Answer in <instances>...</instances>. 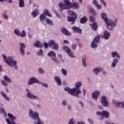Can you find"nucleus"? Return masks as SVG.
I'll return each instance as SVG.
<instances>
[{
	"instance_id": "f257e3e1",
	"label": "nucleus",
	"mask_w": 124,
	"mask_h": 124,
	"mask_svg": "<svg viewBox=\"0 0 124 124\" xmlns=\"http://www.w3.org/2000/svg\"><path fill=\"white\" fill-rule=\"evenodd\" d=\"M82 86V82L78 81L75 84V88L72 89L69 87H66L64 88V91L67 92L68 93L73 95V96H76L77 97H80L79 93H81V91H80V87Z\"/></svg>"
},
{
	"instance_id": "f03ea898",
	"label": "nucleus",
	"mask_w": 124,
	"mask_h": 124,
	"mask_svg": "<svg viewBox=\"0 0 124 124\" xmlns=\"http://www.w3.org/2000/svg\"><path fill=\"white\" fill-rule=\"evenodd\" d=\"M101 17L105 21L106 24H107V29L109 31H113V28H115L117 26V21L118 20L116 19L114 21L113 20H108L107 15L105 13H102L101 14Z\"/></svg>"
},
{
	"instance_id": "7ed1b4c3",
	"label": "nucleus",
	"mask_w": 124,
	"mask_h": 124,
	"mask_svg": "<svg viewBox=\"0 0 124 124\" xmlns=\"http://www.w3.org/2000/svg\"><path fill=\"white\" fill-rule=\"evenodd\" d=\"M2 56L5 62H6L7 64L8 65H9V66H10L11 67H14V66L17 64V61L14 60L13 58L9 56L8 58L7 57H6L5 55H4V54H2Z\"/></svg>"
},
{
	"instance_id": "20e7f679",
	"label": "nucleus",
	"mask_w": 124,
	"mask_h": 124,
	"mask_svg": "<svg viewBox=\"0 0 124 124\" xmlns=\"http://www.w3.org/2000/svg\"><path fill=\"white\" fill-rule=\"evenodd\" d=\"M68 13L69 15L71 16H67L68 22H71V25H74V23H75V21H76V19L78 18L77 14L73 11L70 10L68 12Z\"/></svg>"
},
{
	"instance_id": "39448f33",
	"label": "nucleus",
	"mask_w": 124,
	"mask_h": 124,
	"mask_svg": "<svg viewBox=\"0 0 124 124\" xmlns=\"http://www.w3.org/2000/svg\"><path fill=\"white\" fill-rule=\"evenodd\" d=\"M99 40H100V36L97 35L94 37L91 43V48H96L97 47V43H99Z\"/></svg>"
},
{
	"instance_id": "423d86ee",
	"label": "nucleus",
	"mask_w": 124,
	"mask_h": 124,
	"mask_svg": "<svg viewBox=\"0 0 124 124\" xmlns=\"http://www.w3.org/2000/svg\"><path fill=\"white\" fill-rule=\"evenodd\" d=\"M49 47L51 48L52 50H56L58 51L59 50V44L56 43L54 40H51L48 42Z\"/></svg>"
},
{
	"instance_id": "0eeeda50",
	"label": "nucleus",
	"mask_w": 124,
	"mask_h": 124,
	"mask_svg": "<svg viewBox=\"0 0 124 124\" xmlns=\"http://www.w3.org/2000/svg\"><path fill=\"white\" fill-rule=\"evenodd\" d=\"M29 115V116L31 118V119L35 121H35L39 120V115H38V113H37V112H33L31 109H30Z\"/></svg>"
},
{
	"instance_id": "6e6552de",
	"label": "nucleus",
	"mask_w": 124,
	"mask_h": 124,
	"mask_svg": "<svg viewBox=\"0 0 124 124\" xmlns=\"http://www.w3.org/2000/svg\"><path fill=\"white\" fill-rule=\"evenodd\" d=\"M48 57L51 58V60L56 62V63H60V61L58 60L57 57H56V53L54 51L52 50L50 52H49L47 54Z\"/></svg>"
},
{
	"instance_id": "1a4fd4ad",
	"label": "nucleus",
	"mask_w": 124,
	"mask_h": 124,
	"mask_svg": "<svg viewBox=\"0 0 124 124\" xmlns=\"http://www.w3.org/2000/svg\"><path fill=\"white\" fill-rule=\"evenodd\" d=\"M64 3L62 2H61L58 6L61 9H68V5H69V0H62Z\"/></svg>"
},
{
	"instance_id": "9d476101",
	"label": "nucleus",
	"mask_w": 124,
	"mask_h": 124,
	"mask_svg": "<svg viewBox=\"0 0 124 124\" xmlns=\"http://www.w3.org/2000/svg\"><path fill=\"white\" fill-rule=\"evenodd\" d=\"M63 49L67 54H68V56L69 57H71V58H74L75 56H74V53H73V51H71V49L69 48V47L67 46H63Z\"/></svg>"
},
{
	"instance_id": "9b49d317",
	"label": "nucleus",
	"mask_w": 124,
	"mask_h": 124,
	"mask_svg": "<svg viewBox=\"0 0 124 124\" xmlns=\"http://www.w3.org/2000/svg\"><path fill=\"white\" fill-rule=\"evenodd\" d=\"M79 3L77 2H70L69 0L68 9L72 8V9H79Z\"/></svg>"
},
{
	"instance_id": "f8f14e48",
	"label": "nucleus",
	"mask_w": 124,
	"mask_h": 124,
	"mask_svg": "<svg viewBox=\"0 0 124 124\" xmlns=\"http://www.w3.org/2000/svg\"><path fill=\"white\" fill-rule=\"evenodd\" d=\"M14 32L15 33V34H16V35H17V36H20V37H26V35H27L26 31L24 30L21 32H21L18 29H15L14 31Z\"/></svg>"
},
{
	"instance_id": "ddd939ff",
	"label": "nucleus",
	"mask_w": 124,
	"mask_h": 124,
	"mask_svg": "<svg viewBox=\"0 0 124 124\" xmlns=\"http://www.w3.org/2000/svg\"><path fill=\"white\" fill-rule=\"evenodd\" d=\"M96 115L98 116H102V117H104L106 119H108L110 114L109 113L106 111L103 110L102 112L98 111L96 112Z\"/></svg>"
},
{
	"instance_id": "4468645a",
	"label": "nucleus",
	"mask_w": 124,
	"mask_h": 124,
	"mask_svg": "<svg viewBox=\"0 0 124 124\" xmlns=\"http://www.w3.org/2000/svg\"><path fill=\"white\" fill-rule=\"evenodd\" d=\"M26 91L27 92L26 95L28 98H30L31 99H39V97H38V96H35L34 94L31 93L29 89H26Z\"/></svg>"
},
{
	"instance_id": "2eb2a0df",
	"label": "nucleus",
	"mask_w": 124,
	"mask_h": 124,
	"mask_svg": "<svg viewBox=\"0 0 124 124\" xmlns=\"http://www.w3.org/2000/svg\"><path fill=\"white\" fill-rule=\"evenodd\" d=\"M36 83H38V79L35 77H31L29 78L28 81V85H29V86H31Z\"/></svg>"
},
{
	"instance_id": "dca6fc26",
	"label": "nucleus",
	"mask_w": 124,
	"mask_h": 124,
	"mask_svg": "<svg viewBox=\"0 0 124 124\" xmlns=\"http://www.w3.org/2000/svg\"><path fill=\"white\" fill-rule=\"evenodd\" d=\"M99 95H100V92L98 91H95L92 93V97L95 101H97V98L99 97Z\"/></svg>"
},
{
	"instance_id": "f3484780",
	"label": "nucleus",
	"mask_w": 124,
	"mask_h": 124,
	"mask_svg": "<svg viewBox=\"0 0 124 124\" xmlns=\"http://www.w3.org/2000/svg\"><path fill=\"white\" fill-rule=\"evenodd\" d=\"M19 45L20 46V54L22 56H25V49H26V45L24 43H20Z\"/></svg>"
},
{
	"instance_id": "a211bd4d",
	"label": "nucleus",
	"mask_w": 124,
	"mask_h": 124,
	"mask_svg": "<svg viewBox=\"0 0 124 124\" xmlns=\"http://www.w3.org/2000/svg\"><path fill=\"white\" fill-rule=\"evenodd\" d=\"M72 30L75 33H79V34L82 33V29H80L79 27L74 26L72 28Z\"/></svg>"
},
{
	"instance_id": "6ab92c4d",
	"label": "nucleus",
	"mask_w": 124,
	"mask_h": 124,
	"mask_svg": "<svg viewBox=\"0 0 124 124\" xmlns=\"http://www.w3.org/2000/svg\"><path fill=\"white\" fill-rule=\"evenodd\" d=\"M101 102L102 105L105 107H107L108 106V101H107V99L106 98V96H103L101 98Z\"/></svg>"
},
{
	"instance_id": "aec40b11",
	"label": "nucleus",
	"mask_w": 124,
	"mask_h": 124,
	"mask_svg": "<svg viewBox=\"0 0 124 124\" xmlns=\"http://www.w3.org/2000/svg\"><path fill=\"white\" fill-rule=\"evenodd\" d=\"M61 32L63 34H64V35H66V36H70L71 35V34L67 30H66V28H63L61 30Z\"/></svg>"
},
{
	"instance_id": "412c9836",
	"label": "nucleus",
	"mask_w": 124,
	"mask_h": 124,
	"mask_svg": "<svg viewBox=\"0 0 124 124\" xmlns=\"http://www.w3.org/2000/svg\"><path fill=\"white\" fill-rule=\"evenodd\" d=\"M34 47L36 48H43V43H41L39 41H37L35 43L33 44Z\"/></svg>"
},
{
	"instance_id": "4be33fe9",
	"label": "nucleus",
	"mask_w": 124,
	"mask_h": 124,
	"mask_svg": "<svg viewBox=\"0 0 124 124\" xmlns=\"http://www.w3.org/2000/svg\"><path fill=\"white\" fill-rule=\"evenodd\" d=\"M93 4H94L97 9H101V8H102L101 5L98 4V2L96 0H93Z\"/></svg>"
},
{
	"instance_id": "5701e85b",
	"label": "nucleus",
	"mask_w": 124,
	"mask_h": 124,
	"mask_svg": "<svg viewBox=\"0 0 124 124\" xmlns=\"http://www.w3.org/2000/svg\"><path fill=\"white\" fill-rule=\"evenodd\" d=\"M117 62H119V59H118V58H114L113 59V62L111 65V67H113V68L116 67V65H117Z\"/></svg>"
},
{
	"instance_id": "b1692460",
	"label": "nucleus",
	"mask_w": 124,
	"mask_h": 124,
	"mask_svg": "<svg viewBox=\"0 0 124 124\" xmlns=\"http://www.w3.org/2000/svg\"><path fill=\"white\" fill-rule=\"evenodd\" d=\"M111 56L112 58H116H116H118L119 60H121V56H120V54L116 51L112 52L111 53Z\"/></svg>"
},
{
	"instance_id": "393cba45",
	"label": "nucleus",
	"mask_w": 124,
	"mask_h": 124,
	"mask_svg": "<svg viewBox=\"0 0 124 124\" xmlns=\"http://www.w3.org/2000/svg\"><path fill=\"white\" fill-rule=\"evenodd\" d=\"M102 70H103V69L102 68H96L93 70V72L95 73V75H98V73H99V72H101Z\"/></svg>"
},
{
	"instance_id": "a878e982",
	"label": "nucleus",
	"mask_w": 124,
	"mask_h": 124,
	"mask_svg": "<svg viewBox=\"0 0 124 124\" xmlns=\"http://www.w3.org/2000/svg\"><path fill=\"white\" fill-rule=\"evenodd\" d=\"M104 37L106 40L109 39V37H110V32L107 31H105L104 32Z\"/></svg>"
},
{
	"instance_id": "bb28decb",
	"label": "nucleus",
	"mask_w": 124,
	"mask_h": 124,
	"mask_svg": "<svg viewBox=\"0 0 124 124\" xmlns=\"http://www.w3.org/2000/svg\"><path fill=\"white\" fill-rule=\"evenodd\" d=\"M87 21L88 17H87V16H85L80 18V24H85V23H86V22Z\"/></svg>"
},
{
	"instance_id": "cd10ccee",
	"label": "nucleus",
	"mask_w": 124,
	"mask_h": 124,
	"mask_svg": "<svg viewBox=\"0 0 124 124\" xmlns=\"http://www.w3.org/2000/svg\"><path fill=\"white\" fill-rule=\"evenodd\" d=\"M38 14H39V11H38L37 9H35L34 11L31 13V15L33 16V18H35Z\"/></svg>"
},
{
	"instance_id": "c85d7f7f",
	"label": "nucleus",
	"mask_w": 124,
	"mask_h": 124,
	"mask_svg": "<svg viewBox=\"0 0 124 124\" xmlns=\"http://www.w3.org/2000/svg\"><path fill=\"white\" fill-rule=\"evenodd\" d=\"M55 81L58 83L59 86H62V80L60 79V78L58 76H55L54 77Z\"/></svg>"
},
{
	"instance_id": "c756f323",
	"label": "nucleus",
	"mask_w": 124,
	"mask_h": 124,
	"mask_svg": "<svg viewBox=\"0 0 124 124\" xmlns=\"http://www.w3.org/2000/svg\"><path fill=\"white\" fill-rule=\"evenodd\" d=\"M87 60V57L84 56L82 58V64L84 67H87V63H86V61Z\"/></svg>"
},
{
	"instance_id": "7c9ffc66",
	"label": "nucleus",
	"mask_w": 124,
	"mask_h": 124,
	"mask_svg": "<svg viewBox=\"0 0 124 124\" xmlns=\"http://www.w3.org/2000/svg\"><path fill=\"white\" fill-rule=\"evenodd\" d=\"M39 19L41 22H44L46 20V16L43 14H42L39 17Z\"/></svg>"
},
{
	"instance_id": "2f4dec72",
	"label": "nucleus",
	"mask_w": 124,
	"mask_h": 124,
	"mask_svg": "<svg viewBox=\"0 0 124 124\" xmlns=\"http://www.w3.org/2000/svg\"><path fill=\"white\" fill-rule=\"evenodd\" d=\"M1 95L3 96V97H4V98H5V99L6 100H7V101H9L10 100V98H9V97H8L7 96V95H6V94H5V93L3 92H1L0 93Z\"/></svg>"
},
{
	"instance_id": "473e14b6",
	"label": "nucleus",
	"mask_w": 124,
	"mask_h": 124,
	"mask_svg": "<svg viewBox=\"0 0 124 124\" xmlns=\"http://www.w3.org/2000/svg\"><path fill=\"white\" fill-rule=\"evenodd\" d=\"M112 103L114 104L116 108H119L120 107V106L119 105V104L121 103V102H117V101H116V100H112Z\"/></svg>"
},
{
	"instance_id": "72a5a7b5",
	"label": "nucleus",
	"mask_w": 124,
	"mask_h": 124,
	"mask_svg": "<svg viewBox=\"0 0 124 124\" xmlns=\"http://www.w3.org/2000/svg\"><path fill=\"white\" fill-rule=\"evenodd\" d=\"M19 2V7H25V2L24 0H18Z\"/></svg>"
},
{
	"instance_id": "f704fd0d",
	"label": "nucleus",
	"mask_w": 124,
	"mask_h": 124,
	"mask_svg": "<svg viewBox=\"0 0 124 124\" xmlns=\"http://www.w3.org/2000/svg\"><path fill=\"white\" fill-rule=\"evenodd\" d=\"M8 116L11 121H15L16 120V117L13 116L11 113H8Z\"/></svg>"
},
{
	"instance_id": "c9c22d12",
	"label": "nucleus",
	"mask_w": 124,
	"mask_h": 124,
	"mask_svg": "<svg viewBox=\"0 0 124 124\" xmlns=\"http://www.w3.org/2000/svg\"><path fill=\"white\" fill-rule=\"evenodd\" d=\"M44 14L46 16H48V17H51L52 15H51V14L49 13V11L47 9H45L44 11Z\"/></svg>"
},
{
	"instance_id": "e433bc0d",
	"label": "nucleus",
	"mask_w": 124,
	"mask_h": 124,
	"mask_svg": "<svg viewBox=\"0 0 124 124\" xmlns=\"http://www.w3.org/2000/svg\"><path fill=\"white\" fill-rule=\"evenodd\" d=\"M98 25L96 23H93L92 24V29L94 31H97Z\"/></svg>"
},
{
	"instance_id": "4c0bfd02",
	"label": "nucleus",
	"mask_w": 124,
	"mask_h": 124,
	"mask_svg": "<svg viewBox=\"0 0 124 124\" xmlns=\"http://www.w3.org/2000/svg\"><path fill=\"white\" fill-rule=\"evenodd\" d=\"M46 23L47 24V25H50V26H53V21L51 20L49 18L46 19Z\"/></svg>"
},
{
	"instance_id": "58836bf2",
	"label": "nucleus",
	"mask_w": 124,
	"mask_h": 124,
	"mask_svg": "<svg viewBox=\"0 0 124 124\" xmlns=\"http://www.w3.org/2000/svg\"><path fill=\"white\" fill-rule=\"evenodd\" d=\"M36 55L40 57H43V49H40L39 52L36 53Z\"/></svg>"
},
{
	"instance_id": "ea45409f",
	"label": "nucleus",
	"mask_w": 124,
	"mask_h": 124,
	"mask_svg": "<svg viewBox=\"0 0 124 124\" xmlns=\"http://www.w3.org/2000/svg\"><path fill=\"white\" fill-rule=\"evenodd\" d=\"M90 21L91 23H94L95 22V18L93 16L91 15L90 16Z\"/></svg>"
},
{
	"instance_id": "a19ab883",
	"label": "nucleus",
	"mask_w": 124,
	"mask_h": 124,
	"mask_svg": "<svg viewBox=\"0 0 124 124\" xmlns=\"http://www.w3.org/2000/svg\"><path fill=\"white\" fill-rule=\"evenodd\" d=\"M3 78L4 80L6 81V82H8V83H10V82H11V80H10V78H9L7 76H4Z\"/></svg>"
},
{
	"instance_id": "79ce46f5",
	"label": "nucleus",
	"mask_w": 124,
	"mask_h": 124,
	"mask_svg": "<svg viewBox=\"0 0 124 124\" xmlns=\"http://www.w3.org/2000/svg\"><path fill=\"white\" fill-rule=\"evenodd\" d=\"M90 13H91V14H93V16H95V15H96L95 11L93 9L91 8L90 9Z\"/></svg>"
},
{
	"instance_id": "37998d69",
	"label": "nucleus",
	"mask_w": 124,
	"mask_h": 124,
	"mask_svg": "<svg viewBox=\"0 0 124 124\" xmlns=\"http://www.w3.org/2000/svg\"><path fill=\"white\" fill-rule=\"evenodd\" d=\"M62 72L63 75L66 76L67 75V71L65 70L64 69H62Z\"/></svg>"
},
{
	"instance_id": "c03bdc74",
	"label": "nucleus",
	"mask_w": 124,
	"mask_h": 124,
	"mask_svg": "<svg viewBox=\"0 0 124 124\" xmlns=\"http://www.w3.org/2000/svg\"><path fill=\"white\" fill-rule=\"evenodd\" d=\"M100 1L101 3H102V4H103L104 5L105 7H106V6H107V4L104 0H100Z\"/></svg>"
},
{
	"instance_id": "a18cd8bd",
	"label": "nucleus",
	"mask_w": 124,
	"mask_h": 124,
	"mask_svg": "<svg viewBox=\"0 0 124 124\" xmlns=\"http://www.w3.org/2000/svg\"><path fill=\"white\" fill-rule=\"evenodd\" d=\"M34 124H43L41 121H40V119H38V120L34 121Z\"/></svg>"
},
{
	"instance_id": "49530a36",
	"label": "nucleus",
	"mask_w": 124,
	"mask_h": 124,
	"mask_svg": "<svg viewBox=\"0 0 124 124\" xmlns=\"http://www.w3.org/2000/svg\"><path fill=\"white\" fill-rule=\"evenodd\" d=\"M2 16L4 19H5V20H7V19H8V16L4 13L2 14Z\"/></svg>"
},
{
	"instance_id": "de8ad7c7",
	"label": "nucleus",
	"mask_w": 124,
	"mask_h": 124,
	"mask_svg": "<svg viewBox=\"0 0 124 124\" xmlns=\"http://www.w3.org/2000/svg\"><path fill=\"white\" fill-rule=\"evenodd\" d=\"M72 48L73 50H76V48H77V44H73V45H72Z\"/></svg>"
},
{
	"instance_id": "09e8293b",
	"label": "nucleus",
	"mask_w": 124,
	"mask_h": 124,
	"mask_svg": "<svg viewBox=\"0 0 124 124\" xmlns=\"http://www.w3.org/2000/svg\"><path fill=\"white\" fill-rule=\"evenodd\" d=\"M44 46L45 48H46V49H47L48 48V47H49V44H48V43H44Z\"/></svg>"
},
{
	"instance_id": "8fccbe9b",
	"label": "nucleus",
	"mask_w": 124,
	"mask_h": 124,
	"mask_svg": "<svg viewBox=\"0 0 124 124\" xmlns=\"http://www.w3.org/2000/svg\"><path fill=\"white\" fill-rule=\"evenodd\" d=\"M38 72L40 74H43V73H44V71L41 68H39Z\"/></svg>"
},
{
	"instance_id": "3c124183",
	"label": "nucleus",
	"mask_w": 124,
	"mask_h": 124,
	"mask_svg": "<svg viewBox=\"0 0 124 124\" xmlns=\"http://www.w3.org/2000/svg\"><path fill=\"white\" fill-rule=\"evenodd\" d=\"M6 121L7 122L8 124H12V122L9 120L8 118H6Z\"/></svg>"
},
{
	"instance_id": "603ef678",
	"label": "nucleus",
	"mask_w": 124,
	"mask_h": 124,
	"mask_svg": "<svg viewBox=\"0 0 124 124\" xmlns=\"http://www.w3.org/2000/svg\"><path fill=\"white\" fill-rule=\"evenodd\" d=\"M0 112H1V113H2L3 114H6L5 110L3 108H1L0 109Z\"/></svg>"
},
{
	"instance_id": "864d4df0",
	"label": "nucleus",
	"mask_w": 124,
	"mask_h": 124,
	"mask_svg": "<svg viewBox=\"0 0 124 124\" xmlns=\"http://www.w3.org/2000/svg\"><path fill=\"white\" fill-rule=\"evenodd\" d=\"M58 57L59 58V59H61L62 62H63V60H62V54H59L58 55Z\"/></svg>"
},
{
	"instance_id": "5fc2aeb1",
	"label": "nucleus",
	"mask_w": 124,
	"mask_h": 124,
	"mask_svg": "<svg viewBox=\"0 0 124 124\" xmlns=\"http://www.w3.org/2000/svg\"><path fill=\"white\" fill-rule=\"evenodd\" d=\"M68 124H75L73 122V118H72L69 122Z\"/></svg>"
},
{
	"instance_id": "6e6d98bb",
	"label": "nucleus",
	"mask_w": 124,
	"mask_h": 124,
	"mask_svg": "<svg viewBox=\"0 0 124 124\" xmlns=\"http://www.w3.org/2000/svg\"><path fill=\"white\" fill-rule=\"evenodd\" d=\"M88 121L89 122V124H93V120L89 118Z\"/></svg>"
},
{
	"instance_id": "4d7b16f0",
	"label": "nucleus",
	"mask_w": 124,
	"mask_h": 124,
	"mask_svg": "<svg viewBox=\"0 0 124 124\" xmlns=\"http://www.w3.org/2000/svg\"><path fill=\"white\" fill-rule=\"evenodd\" d=\"M79 104L81 105V108H84V103L82 101H79Z\"/></svg>"
},
{
	"instance_id": "13d9d810",
	"label": "nucleus",
	"mask_w": 124,
	"mask_h": 124,
	"mask_svg": "<svg viewBox=\"0 0 124 124\" xmlns=\"http://www.w3.org/2000/svg\"><path fill=\"white\" fill-rule=\"evenodd\" d=\"M1 82L4 86H7V82H5L4 80H2Z\"/></svg>"
},
{
	"instance_id": "bf43d9fd",
	"label": "nucleus",
	"mask_w": 124,
	"mask_h": 124,
	"mask_svg": "<svg viewBox=\"0 0 124 124\" xmlns=\"http://www.w3.org/2000/svg\"><path fill=\"white\" fill-rule=\"evenodd\" d=\"M41 85L42 86H43V87H46V88H48V84H47V83H41Z\"/></svg>"
},
{
	"instance_id": "052dcab7",
	"label": "nucleus",
	"mask_w": 124,
	"mask_h": 124,
	"mask_svg": "<svg viewBox=\"0 0 124 124\" xmlns=\"http://www.w3.org/2000/svg\"><path fill=\"white\" fill-rule=\"evenodd\" d=\"M62 105H63V106H66V101L63 100L62 102Z\"/></svg>"
},
{
	"instance_id": "680f3d73",
	"label": "nucleus",
	"mask_w": 124,
	"mask_h": 124,
	"mask_svg": "<svg viewBox=\"0 0 124 124\" xmlns=\"http://www.w3.org/2000/svg\"><path fill=\"white\" fill-rule=\"evenodd\" d=\"M64 43H65L66 44H68V43H69V42H68V41L65 40L63 41Z\"/></svg>"
},
{
	"instance_id": "e2e57ef3",
	"label": "nucleus",
	"mask_w": 124,
	"mask_h": 124,
	"mask_svg": "<svg viewBox=\"0 0 124 124\" xmlns=\"http://www.w3.org/2000/svg\"><path fill=\"white\" fill-rule=\"evenodd\" d=\"M77 124H85V123L83 122H78Z\"/></svg>"
},
{
	"instance_id": "0e129e2a",
	"label": "nucleus",
	"mask_w": 124,
	"mask_h": 124,
	"mask_svg": "<svg viewBox=\"0 0 124 124\" xmlns=\"http://www.w3.org/2000/svg\"><path fill=\"white\" fill-rule=\"evenodd\" d=\"M68 109L69 110V111H71V106H68Z\"/></svg>"
},
{
	"instance_id": "69168bd1",
	"label": "nucleus",
	"mask_w": 124,
	"mask_h": 124,
	"mask_svg": "<svg viewBox=\"0 0 124 124\" xmlns=\"http://www.w3.org/2000/svg\"><path fill=\"white\" fill-rule=\"evenodd\" d=\"M86 90L83 89V95H86Z\"/></svg>"
},
{
	"instance_id": "338daca9",
	"label": "nucleus",
	"mask_w": 124,
	"mask_h": 124,
	"mask_svg": "<svg viewBox=\"0 0 124 124\" xmlns=\"http://www.w3.org/2000/svg\"><path fill=\"white\" fill-rule=\"evenodd\" d=\"M58 18H61V15L59 14V13H57V14L56 15Z\"/></svg>"
},
{
	"instance_id": "774afa93",
	"label": "nucleus",
	"mask_w": 124,
	"mask_h": 124,
	"mask_svg": "<svg viewBox=\"0 0 124 124\" xmlns=\"http://www.w3.org/2000/svg\"><path fill=\"white\" fill-rule=\"evenodd\" d=\"M98 108H99V109H100V110H103V107H102L101 106H99Z\"/></svg>"
}]
</instances>
